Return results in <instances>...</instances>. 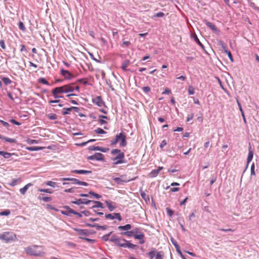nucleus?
<instances>
[{
  "instance_id": "1",
  "label": "nucleus",
  "mask_w": 259,
  "mask_h": 259,
  "mask_svg": "<svg viewBox=\"0 0 259 259\" xmlns=\"http://www.w3.org/2000/svg\"><path fill=\"white\" fill-rule=\"evenodd\" d=\"M74 90L78 92L79 87L78 85H74V84H70L55 88L52 90V93L55 98H59L62 97L59 94L72 92Z\"/></svg>"
},
{
  "instance_id": "2",
  "label": "nucleus",
  "mask_w": 259,
  "mask_h": 259,
  "mask_svg": "<svg viewBox=\"0 0 259 259\" xmlns=\"http://www.w3.org/2000/svg\"><path fill=\"white\" fill-rule=\"evenodd\" d=\"M25 252L30 255L42 256L45 254V249L42 246L33 245L24 248Z\"/></svg>"
},
{
  "instance_id": "3",
  "label": "nucleus",
  "mask_w": 259,
  "mask_h": 259,
  "mask_svg": "<svg viewBox=\"0 0 259 259\" xmlns=\"http://www.w3.org/2000/svg\"><path fill=\"white\" fill-rule=\"evenodd\" d=\"M111 153L112 155L115 156V157L111 158V160L114 161V165H117L125 162L124 153L121 152L120 150L117 149H112Z\"/></svg>"
},
{
  "instance_id": "4",
  "label": "nucleus",
  "mask_w": 259,
  "mask_h": 259,
  "mask_svg": "<svg viewBox=\"0 0 259 259\" xmlns=\"http://www.w3.org/2000/svg\"><path fill=\"white\" fill-rule=\"evenodd\" d=\"M16 238V234L9 232H5L0 234V240L7 243L15 241Z\"/></svg>"
},
{
  "instance_id": "5",
  "label": "nucleus",
  "mask_w": 259,
  "mask_h": 259,
  "mask_svg": "<svg viewBox=\"0 0 259 259\" xmlns=\"http://www.w3.org/2000/svg\"><path fill=\"white\" fill-rule=\"evenodd\" d=\"M137 177L127 179L125 175H122L120 178H115L113 179L114 181L118 185H121L123 183H126L130 181L135 180Z\"/></svg>"
},
{
  "instance_id": "6",
  "label": "nucleus",
  "mask_w": 259,
  "mask_h": 259,
  "mask_svg": "<svg viewBox=\"0 0 259 259\" xmlns=\"http://www.w3.org/2000/svg\"><path fill=\"white\" fill-rule=\"evenodd\" d=\"M116 137L117 139L118 142H120V146L124 147L127 145V142L126 141V136L124 133H120L117 135Z\"/></svg>"
},
{
  "instance_id": "7",
  "label": "nucleus",
  "mask_w": 259,
  "mask_h": 259,
  "mask_svg": "<svg viewBox=\"0 0 259 259\" xmlns=\"http://www.w3.org/2000/svg\"><path fill=\"white\" fill-rule=\"evenodd\" d=\"M88 159L91 160L103 161L104 160V155L101 153H96L94 155L90 156Z\"/></svg>"
},
{
  "instance_id": "8",
  "label": "nucleus",
  "mask_w": 259,
  "mask_h": 259,
  "mask_svg": "<svg viewBox=\"0 0 259 259\" xmlns=\"http://www.w3.org/2000/svg\"><path fill=\"white\" fill-rule=\"evenodd\" d=\"M135 233L134 235V237L135 239L140 240V243L142 244L144 243V240L143 238L144 237V235L143 233L138 231V229H136L135 230Z\"/></svg>"
},
{
  "instance_id": "9",
  "label": "nucleus",
  "mask_w": 259,
  "mask_h": 259,
  "mask_svg": "<svg viewBox=\"0 0 259 259\" xmlns=\"http://www.w3.org/2000/svg\"><path fill=\"white\" fill-rule=\"evenodd\" d=\"M92 102L99 107L105 106L104 102L100 96H97L92 99Z\"/></svg>"
},
{
  "instance_id": "10",
  "label": "nucleus",
  "mask_w": 259,
  "mask_h": 259,
  "mask_svg": "<svg viewBox=\"0 0 259 259\" xmlns=\"http://www.w3.org/2000/svg\"><path fill=\"white\" fill-rule=\"evenodd\" d=\"M107 219L113 220L114 219H118L119 221L122 220V218L119 213H113L112 214H107L105 215Z\"/></svg>"
},
{
  "instance_id": "11",
  "label": "nucleus",
  "mask_w": 259,
  "mask_h": 259,
  "mask_svg": "<svg viewBox=\"0 0 259 259\" xmlns=\"http://www.w3.org/2000/svg\"><path fill=\"white\" fill-rule=\"evenodd\" d=\"M92 202H93V201L92 200H88L85 199H77L75 201H72L71 203L77 205H80L81 204H85L87 205H89L91 203H92Z\"/></svg>"
},
{
  "instance_id": "12",
  "label": "nucleus",
  "mask_w": 259,
  "mask_h": 259,
  "mask_svg": "<svg viewBox=\"0 0 259 259\" xmlns=\"http://www.w3.org/2000/svg\"><path fill=\"white\" fill-rule=\"evenodd\" d=\"M89 149L91 151H95V150L100 151H101V152H104V153L107 152L109 150V148H103V147H99V146H90L89 148Z\"/></svg>"
},
{
  "instance_id": "13",
  "label": "nucleus",
  "mask_w": 259,
  "mask_h": 259,
  "mask_svg": "<svg viewBox=\"0 0 259 259\" xmlns=\"http://www.w3.org/2000/svg\"><path fill=\"white\" fill-rule=\"evenodd\" d=\"M64 208L65 210L61 211V213L64 215L70 216L71 214H73V212H74V210L70 208L68 206H65Z\"/></svg>"
},
{
  "instance_id": "14",
  "label": "nucleus",
  "mask_w": 259,
  "mask_h": 259,
  "mask_svg": "<svg viewBox=\"0 0 259 259\" xmlns=\"http://www.w3.org/2000/svg\"><path fill=\"white\" fill-rule=\"evenodd\" d=\"M61 74L66 79H72L74 77V75L69 71L64 69L61 70Z\"/></svg>"
},
{
  "instance_id": "15",
  "label": "nucleus",
  "mask_w": 259,
  "mask_h": 259,
  "mask_svg": "<svg viewBox=\"0 0 259 259\" xmlns=\"http://www.w3.org/2000/svg\"><path fill=\"white\" fill-rule=\"evenodd\" d=\"M74 230L77 233L78 235L81 236H88L89 235V232L88 230L80 229L78 228H74Z\"/></svg>"
},
{
  "instance_id": "16",
  "label": "nucleus",
  "mask_w": 259,
  "mask_h": 259,
  "mask_svg": "<svg viewBox=\"0 0 259 259\" xmlns=\"http://www.w3.org/2000/svg\"><path fill=\"white\" fill-rule=\"evenodd\" d=\"M105 203L110 211H113L116 207V204L109 201H106Z\"/></svg>"
},
{
  "instance_id": "17",
  "label": "nucleus",
  "mask_w": 259,
  "mask_h": 259,
  "mask_svg": "<svg viewBox=\"0 0 259 259\" xmlns=\"http://www.w3.org/2000/svg\"><path fill=\"white\" fill-rule=\"evenodd\" d=\"M137 247V245L132 244L127 240H126V241L124 243V245H122V247L123 248H128L132 249H136Z\"/></svg>"
},
{
  "instance_id": "18",
  "label": "nucleus",
  "mask_w": 259,
  "mask_h": 259,
  "mask_svg": "<svg viewBox=\"0 0 259 259\" xmlns=\"http://www.w3.org/2000/svg\"><path fill=\"white\" fill-rule=\"evenodd\" d=\"M86 225L88 227L96 228L97 229L99 230L102 229V230H105L107 228L106 226H100L97 224H86Z\"/></svg>"
},
{
  "instance_id": "19",
  "label": "nucleus",
  "mask_w": 259,
  "mask_h": 259,
  "mask_svg": "<svg viewBox=\"0 0 259 259\" xmlns=\"http://www.w3.org/2000/svg\"><path fill=\"white\" fill-rule=\"evenodd\" d=\"M71 172L77 174H81V175H85L88 174H91L92 173V171L90 170H71Z\"/></svg>"
},
{
  "instance_id": "20",
  "label": "nucleus",
  "mask_w": 259,
  "mask_h": 259,
  "mask_svg": "<svg viewBox=\"0 0 259 259\" xmlns=\"http://www.w3.org/2000/svg\"><path fill=\"white\" fill-rule=\"evenodd\" d=\"M157 252L156 250L154 248H151V250L147 253V255L150 257V259H153L155 255L156 254Z\"/></svg>"
},
{
  "instance_id": "21",
  "label": "nucleus",
  "mask_w": 259,
  "mask_h": 259,
  "mask_svg": "<svg viewBox=\"0 0 259 259\" xmlns=\"http://www.w3.org/2000/svg\"><path fill=\"white\" fill-rule=\"evenodd\" d=\"M63 181H72L73 184L79 185L80 181L75 178H64L62 179Z\"/></svg>"
},
{
  "instance_id": "22",
  "label": "nucleus",
  "mask_w": 259,
  "mask_h": 259,
  "mask_svg": "<svg viewBox=\"0 0 259 259\" xmlns=\"http://www.w3.org/2000/svg\"><path fill=\"white\" fill-rule=\"evenodd\" d=\"M253 152L251 150V147H250L249 148V153H248V157H247V164H248L252 160V158H253Z\"/></svg>"
},
{
  "instance_id": "23",
  "label": "nucleus",
  "mask_w": 259,
  "mask_h": 259,
  "mask_svg": "<svg viewBox=\"0 0 259 259\" xmlns=\"http://www.w3.org/2000/svg\"><path fill=\"white\" fill-rule=\"evenodd\" d=\"M32 184L31 183H28L23 188H21L20 189V192L22 195L25 194L27 190L28 189L29 187L31 186Z\"/></svg>"
},
{
  "instance_id": "24",
  "label": "nucleus",
  "mask_w": 259,
  "mask_h": 259,
  "mask_svg": "<svg viewBox=\"0 0 259 259\" xmlns=\"http://www.w3.org/2000/svg\"><path fill=\"white\" fill-rule=\"evenodd\" d=\"M132 228V226L130 224H126L125 226H119L118 227V229L120 231L121 230H128Z\"/></svg>"
},
{
  "instance_id": "25",
  "label": "nucleus",
  "mask_w": 259,
  "mask_h": 259,
  "mask_svg": "<svg viewBox=\"0 0 259 259\" xmlns=\"http://www.w3.org/2000/svg\"><path fill=\"white\" fill-rule=\"evenodd\" d=\"M26 149L29 151H38L43 149L42 147H36V146H30L27 147Z\"/></svg>"
},
{
  "instance_id": "26",
  "label": "nucleus",
  "mask_w": 259,
  "mask_h": 259,
  "mask_svg": "<svg viewBox=\"0 0 259 259\" xmlns=\"http://www.w3.org/2000/svg\"><path fill=\"white\" fill-rule=\"evenodd\" d=\"M205 24L207 26H208L212 30H213L215 31H217V28L216 26L214 24H213L212 23L206 21Z\"/></svg>"
},
{
  "instance_id": "27",
  "label": "nucleus",
  "mask_w": 259,
  "mask_h": 259,
  "mask_svg": "<svg viewBox=\"0 0 259 259\" xmlns=\"http://www.w3.org/2000/svg\"><path fill=\"white\" fill-rule=\"evenodd\" d=\"M92 203H94L96 204V205L92 206V208H98V207L102 208H103V204L101 202L93 201V202H92Z\"/></svg>"
},
{
  "instance_id": "28",
  "label": "nucleus",
  "mask_w": 259,
  "mask_h": 259,
  "mask_svg": "<svg viewBox=\"0 0 259 259\" xmlns=\"http://www.w3.org/2000/svg\"><path fill=\"white\" fill-rule=\"evenodd\" d=\"M130 61L129 60H125L121 64V68L123 70H126V67L129 65Z\"/></svg>"
},
{
  "instance_id": "29",
  "label": "nucleus",
  "mask_w": 259,
  "mask_h": 259,
  "mask_svg": "<svg viewBox=\"0 0 259 259\" xmlns=\"http://www.w3.org/2000/svg\"><path fill=\"white\" fill-rule=\"evenodd\" d=\"M38 199L45 202H49L52 200V198L51 197H41L39 196Z\"/></svg>"
},
{
  "instance_id": "30",
  "label": "nucleus",
  "mask_w": 259,
  "mask_h": 259,
  "mask_svg": "<svg viewBox=\"0 0 259 259\" xmlns=\"http://www.w3.org/2000/svg\"><path fill=\"white\" fill-rule=\"evenodd\" d=\"M3 138L2 139H3L5 140L6 142H8L10 143H14L16 142V140L15 139H12L9 138L5 137L3 136Z\"/></svg>"
},
{
  "instance_id": "31",
  "label": "nucleus",
  "mask_w": 259,
  "mask_h": 259,
  "mask_svg": "<svg viewBox=\"0 0 259 259\" xmlns=\"http://www.w3.org/2000/svg\"><path fill=\"white\" fill-rule=\"evenodd\" d=\"M118 239H119V237H118L115 235H112L111 237L110 238V239L109 240V241H110L111 242H113L115 244H116V243L118 242L117 241Z\"/></svg>"
},
{
  "instance_id": "32",
  "label": "nucleus",
  "mask_w": 259,
  "mask_h": 259,
  "mask_svg": "<svg viewBox=\"0 0 259 259\" xmlns=\"http://www.w3.org/2000/svg\"><path fill=\"white\" fill-rule=\"evenodd\" d=\"M135 232V230H133V231L122 232V233H121V234L122 235H126L128 237H131V236H134Z\"/></svg>"
},
{
  "instance_id": "33",
  "label": "nucleus",
  "mask_w": 259,
  "mask_h": 259,
  "mask_svg": "<svg viewBox=\"0 0 259 259\" xmlns=\"http://www.w3.org/2000/svg\"><path fill=\"white\" fill-rule=\"evenodd\" d=\"M118 242L116 243V244L120 247H122V245H124V243L126 241V240L124 239H120L119 238V239L117 241Z\"/></svg>"
},
{
  "instance_id": "34",
  "label": "nucleus",
  "mask_w": 259,
  "mask_h": 259,
  "mask_svg": "<svg viewBox=\"0 0 259 259\" xmlns=\"http://www.w3.org/2000/svg\"><path fill=\"white\" fill-rule=\"evenodd\" d=\"M63 110H68L69 111H71L72 110H74L76 112H78L79 108L77 107H71L70 108H64Z\"/></svg>"
},
{
  "instance_id": "35",
  "label": "nucleus",
  "mask_w": 259,
  "mask_h": 259,
  "mask_svg": "<svg viewBox=\"0 0 259 259\" xmlns=\"http://www.w3.org/2000/svg\"><path fill=\"white\" fill-rule=\"evenodd\" d=\"M94 132L96 133V134H106V132L104 131L103 129L100 128V127H98L97 128H96Z\"/></svg>"
},
{
  "instance_id": "36",
  "label": "nucleus",
  "mask_w": 259,
  "mask_h": 259,
  "mask_svg": "<svg viewBox=\"0 0 259 259\" xmlns=\"http://www.w3.org/2000/svg\"><path fill=\"white\" fill-rule=\"evenodd\" d=\"M45 184L47 186H49L53 188H55L57 185L56 183L50 181L46 182Z\"/></svg>"
},
{
  "instance_id": "37",
  "label": "nucleus",
  "mask_w": 259,
  "mask_h": 259,
  "mask_svg": "<svg viewBox=\"0 0 259 259\" xmlns=\"http://www.w3.org/2000/svg\"><path fill=\"white\" fill-rule=\"evenodd\" d=\"M159 172L157 169H153L150 174V175L151 177H156L158 175Z\"/></svg>"
},
{
  "instance_id": "38",
  "label": "nucleus",
  "mask_w": 259,
  "mask_h": 259,
  "mask_svg": "<svg viewBox=\"0 0 259 259\" xmlns=\"http://www.w3.org/2000/svg\"><path fill=\"white\" fill-rule=\"evenodd\" d=\"M163 253L161 251L157 252L156 254L155 259H163Z\"/></svg>"
},
{
  "instance_id": "39",
  "label": "nucleus",
  "mask_w": 259,
  "mask_h": 259,
  "mask_svg": "<svg viewBox=\"0 0 259 259\" xmlns=\"http://www.w3.org/2000/svg\"><path fill=\"white\" fill-rule=\"evenodd\" d=\"M188 93L190 95H192L194 94L195 89L192 86H189L188 89Z\"/></svg>"
},
{
  "instance_id": "40",
  "label": "nucleus",
  "mask_w": 259,
  "mask_h": 259,
  "mask_svg": "<svg viewBox=\"0 0 259 259\" xmlns=\"http://www.w3.org/2000/svg\"><path fill=\"white\" fill-rule=\"evenodd\" d=\"M194 40H195V41L202 48H204L203 45L202 44V43L200 41V40H199L198 38L197 37V35L196 34H195V36H194Z\"/></svg>"
},
{
  "instance_id": "41",
  "label": "nucleus",
  "mask_w": 259,
  "mask_h": 259,
  "mask_svg": "<svg viewBox=\"0 0 259 259\" xmlns=\"http://www.w3.org/2000/svg\"><path fill=\"white\" fill-rule=\"evenodd\" d=\"M38 191L39 192H45V193H50V194L52 193V191H51L49 189H39L38 190Z\"/></svg>"
},
{
  "instance_id": "42",
  "label": "nucleus",
  "mask_w": 259,
  "mask_h": 259,
  "mask_svg": "<svg viewBox=\"0 0 259 259\" xmlns=\"http://www.w3.org/2000/svg\"><path fill=\"white\" fill-rule=\"evenodd\" d=\"M89 194L94 196L97 199H100L101 197V196L98 194H97L93 191H90Z\"/></svg>"
},
{
  "instance_id": "43",
  "label": "nucleus",
  "mask_w": 259,
  "mask_h": 259,
  "mask_svg": "<svg viewBox=\"0 0 259 259\" xmlns=\"http://www.w3.org/2000/svg\"><path fill=\"white\" fill-rule=\"evenodd\" d=\"M165 14L163 12H158L156 14H155L153 16V18L154 17H164Z\"/></svg>"
},
{
  "instance_id": "44",
  "label": "nucleus",
  "mask_w": 259,
  "mask_h": 259,
  "mask_svg": "<svg viewBox=\"0 0 259 259\" xmlns=\"http://www.w3.org/2000/svg\"><path fill=\"white\" fill-rule=\"evenodd\" d=\"M170 240H171V241L172 244L174 245V246L175 247L176 249L179 247V245L178 244V243H177V241H176L174 239H173L172 238H171L170 239Z\"/></svg>"
},
{
  "instance_id": "45",
  "label": "nucleus",
  "mask_w": 259,
  "mask_h": 259,
  "mask_svg": "<svg viewBox=\"0 0 259 259\" xmlns=\"http://www.w3.org/2000/svg\"><path fill=\"white\" fill-rule=\"evenodd\" d=\"M112 232H110L109 233V234H106V235H104L102 238V239L105 241H107V240H109V237L110 236V235L111 234Z\"/></svg>"
},
{
  "instance_id": "46",
  "label": "nucleus",
  "mask_w": 259,
  "mask_h": 259,
  "mask_svg": "<svg viewBox=\"0 0 259 259\" xmlns=\"http://www.w3.org/2000/svg\"><path fill=\"white\" fill-rule=\"evenodd\" d=\"M18 26H19V28L20 30H24L25 29V27L24 25V24H23V23L22 22L20 21L19 22Z\"/></svg>"
},
{
  "instance_id": "47",
  "label": "nucleus",
  "mask_w": 259,
  "mask_h": 259,
  "mask_svg": "<svg viewBox=\"0 0 259 259\" xmlns=\"http://www.w3.org/2000/svg\"><path fill=\"white\" fill-rule=\"evenodd\" d=\"M225 53H226V54L228 55V56L229 57V58L231 60V61L232 62H233V59L232 55L231 52L229 51H228V50H225Z\"/></svg>"
},
{
  "instance_id": "48",
  "label": "nucleus",
  "mask_w": 259,
  "mask_h": 259,
  "mask_svg": "<svg viewBox=\"0 0 259 259\" xmlns=\"http://www.w3.org/2000/svg\"><path fill=\"white\" fill-rule=\"evenodd\" d=\"M20 182V179H13L11 184V185L14 186L16 185L18 182Z\"/></svg>"
},
{
  "instance_id": "49",
  "label": "nucleus",
  "mask_w": 259,
  "mask_h": 259,
  "mask_svg": "<svg viewBox=\"0 0 259 259\" xmlns=\"http://www.w3.org/2000/svg\"><path fill=\"white\" fill-rule=\"evenodd\" d=\"M80 238H81L82 239H83V240H85L87 241L88 242L92 243H93L95 242V240H94V239H89V238H88L81 237H80Z\"/></svg>"
},
{
  "instance_id": "50",
  "label": "nucleus",
  "mask_w": 259,
  "mask_h": 259,
  "mask_svg": "<svg viewBox=\"0 0 259 259\" xmlns=\"http://www.w3.org/2000/svg\"><path fill=\"white\" fill-rule=\"evenodd\" d=\"M176 250L177 252L180 254V256L182 258V259H186L184 255L183 254L182 251H181V249L180 248V247L176 249Z\"/></svg>"
},
{
  "instance_id": "51",
  "label": "nucleus",
  "mask_w": 259,
  "mask_h": 259,
  "mask_svg": "<svg viewBox=\"0 0 259 259\" xmlns=\"http://www.w3.org/2000/svg\"><path fill=\"white\" fill-rule=\"evenodd\" d=\"M48 118L51 120H55L57 119V116L55 114H49L48 115Z\"/></svg>"
},
{
  "instance_id": "52",
  "label": "nucleus",
  "mask_w": 259,
  "mask_h": 259,
  "mask_svg": "<svg viewBox=\"0 0 259 259\" xmlns=\"http://www.w3.org/2000/svg\"><path fill=\"white\" fill-rule=\"evenodd\" d=\"M166 212H167V214L170 217H172V215L174 214V211L171 209H170L169 208H166Z\"/></svg>"
},
{
  "instance_id": "53",
  "label": "nucleus",
  "mask_w": 259,
  "mask_h": 259,
  "mask_svg": "<svg viewBox=\"0 0 259 259\" xmlns=\"http://www.w3.org/2000/svg\"><path fill=\"white\" fill-rule=\"evenodd\" d=\"M10 213V211L9 210H6L4 211H2L0 213L1 215H8Z\"/></svg>"
},
{
  "instance_id": "54",
  "label": "nucleus",
  "mask_w": 259,
  "mask_h": 259,
  "mask_svg": "<svg viewBox=\"0 0 259 259\" xmlns=\"http://www.w3.org/2000/svg\"><path fill=\"white\" fill-rule=\"evenodd\" d=\"M254 164L252 163L251 166V175H255V171H254Z\"/></svg>"
},
{
  "instance_id": "55",
  "label": "nucleus",
  "mask_w": 259,
  "mask_h": 259,
  "mask_svg": "<svg viewBox=\"0 0 259 259\" xmlns=\"http://www.w3.org/2000/svg\"><path fill=\"white\" fill-rule=\"evenodd\" d=\"M15 155L14 153H10L6 152L4 158L8 159V158H10L12 155Z\"/></svg>"
},
{
  "instance_id": "56",
  "label": "nucleus",
  "mask_w": 259,
  "mask_h": 259,
  "mask_svg": "<svg viewBox=\"0 0 259 259\" xmlns=\"http://www.w3.org/2000/svg\"><path fill=\"white\" fill-rule=\"evenodd\" d=\"M0 47L3 49H6V46L5 44V41L4 40H0Z\"/></svg>"
},
{
  "instance_id": "57",
  "label": "nucleus",
  "mask_w": 259,
  "mask_h": 259,
  "mask_svg": "<svg viewBox=\"0 0 259 259\" xmlns=\"http://www.w3.org/2000/svg\"><path fill=\"white\" fill-rule=\"evenodd\" d=\"M65 192L67 193H74V188H71L69 189H66L64 190Z\"/></svg>"
},
{
  "instance_id": "58",
  "label": "nucleus",
  "mask_w": 259,
  "mask_h": 259,
  "mask_svg": "<svg viewBox=\"0 0 259 259\" xmlns=\"http://www.w3.org/2000/svg\"><path fill=\"white\" fill-rule=\"evenodd\" d=\"M193 116H194V114H191L188 115L187 117V121L189 122L191 120H192L193 118Z\"/></svg>"
},
{
  "instance_id": "59",
  "label": "nucleus",
  "mask_w": 259,
  "mask_h": 259,
  "mask_svg": "<svg viewBox=\"0 0 259 259\" xmlns=\"http://www.w3.org/2000/svg\"><path fill=\"white\" fill-rule=\"evenodd\" d=\"M118 142L117 141V139L116 137H115V138L114 139L112 140L111 141V145H114L116 144Z\"/></svg>"
},
{
  "instance_id": "60",
  "label": "nucleus",
  "mask_w": 259,
  "mask_h": 259,
  "mask_svg": "<svg viewBox=\"0 0 259 259\" xmlns=\"http://www.w3.org/2000/svg\"><path fill=\"white\" fill-rule=\"evenodd\" d=\"M171 93V91L170 90L168 89V88H166L164 90V92H162V94H170Z\"/></svg>"
},
{
  "instance_id": "61",
  "label": "nucleus",
  "mask_w": 259,
  "mask_h": 259,
  "mask_svg": "<svg viewBox=\"0 0 259 259\" xmlns=\"http://www.w3.org/2000/svg\"><path fill=\"white\" fill-rule=\"evenodd\" d=\"M10 122L13 123V124H16V125H19L21 124V123L18 121H17L16 120H15V119H12L10 120Z\"/></svg>"
},
{
  "instance_id": "62",
  "label": "nucleus",
  "mask_w": 259,
  "mask_h": 259,
  "mask_svg": "<svg viewBox=\"0 0 259 259\" xmlns=\"http://www.w3.org/2000/svg\"><path fill=\"white\" fill-rule=\"evenodd\" d=\"M166 144H167V143H166V140H163V141L161 142V144H160V148H163V147H164L166 145Z\"/></svg>"
},
{
  "instance_id": "63",
  "label": "nucleus",
  "mask_w": 259,
  "mask_h": 259,
  "mask_svg": "<svg viewBox=\"0 0 259 259\" xmlns=\"http://www.w3.org/2000/svg\"><path fill=\"white\" fill-rule=\"evenodd\" d=\"M131 45V42L129 41H124L122 44L123 46L128 47Z\"/></svg>"
},
{
  "instance_id": "64",
  "label": "nucleus",
  "mask_w": 259,
  "mask_h": 259,
  "mask_svg": "<svg viewBox=\"0 0 259 259\" xmlns=\"http://www.w3.org/2000/svg\"><path fill=\"white\" fill-rule=\"evenodd\" d=\"M143 90L144 91V92L148 93L150 91V89L148 87H144L143 88Z\"/></svg>"
}]
</instances>
